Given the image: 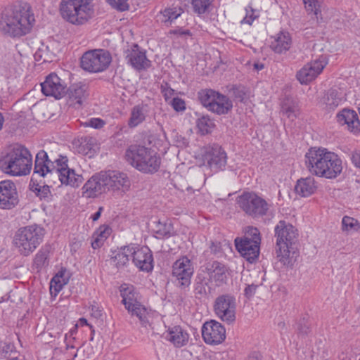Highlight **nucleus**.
I'll use <instances>...</instances> for the list:
<instances>
[{"mask_svg": "<svg viewBox=\"0 0 360 360\" xmlns=\"http://www.w3.org/2000/svg\"><path fill=\"white\" fill-rule=\"evenodd\" d=\"M310 172L317 176L335 179L342 171V161L335 153L325 148H312L305 155Z\"/></svg>", "mask_w": 360, "mask_h": 360, "instance_id": "nucleus-1", "label": "nucleus"}, {"mask_svg": "<svg viewBox=\"0 0 360 360\" xmlns=\"http://www.w3.org/2000/svg\"><path fill=\"white\" fill-rule=\"evenodd\" d=\"M34 21L30 6L24 4L5 10L0 20V30L13 37L21 36L31 30Z\"/></svg>", "mask_w": 360, "mask_h": 360, "instance_id": "nucleus-2", "label": "nucleus"}, {"mask_svg": "<svg viewBox=\"0 0 360 360\" xmlns=\"http://www.w3.org/2000/svg\"><path fill=\"white\" fill-rule=\"evenodd\" d=\"M32 167V155L27 148L21 145L13 147L0 160L1 169L13 176L27 175Z\"/></svg>", "mask_w": 360, "mask_h": 360, "instance_id": "nucleus-3", "label": "nucleus"}, {"mask_svg": "<svg viewBox=\"0 0 360 360\" xmlns=\"http://www.w3.org/2000/svg\"><path fill=\"white\" fill-rule=\"evenodd\" d=\"M59 11L64 20L75 26L88 23L95 15L91 0H61Z\"/></svg>", "mask_w": 360, "mask_h": 360, "instance_id": "nucleus-4", "label": "nucleus"}, {"mask_svg": "<svg viewBox=\"0 0 360 360\" xmlns=\"http://www.w3.org/2000/svg\"><path fill=\"white\" fill-rule=\"evenodd\" d=\"M125 158L133 167L146 174L156 172L161 163L154 150L141 145L130 146L125 152Z\"/></svg>", "mask_w": 360, "mask_h": 360, "instance_id": "nucleus-5", "label": "nucleus"}, {"mask_svg": "<svg viewBox=\"0 0 360 360\" xmlns=\"http://www.w3.org/2000/svg\"><path fill=\"white\" fill-rule=\"evenodd\" d=\"M44 233V229L36 224L20 228L14 236L13 245L20 255L28 256L41 243Z\"/></svg>", "mask_w": 360, "mask_h": 360, "instance_id": "nucleus-6", "label": "nucleus"}, {"mask_svg": "<svg viewBox=\"0 0 360 360\" xmlns=\"http://www.w3.org/2000/svg\"><path fill=\"white\" fill-rule=\"evenodd\" d=\"M120 295L122 303L131 316L139 318L141 323L146 326L150 323V314L138 300L139 294L135 288L129 284L124 283L120 286Z\"/></svg>", "mask_w": 360, "mask_h": 360, "instance_id": "nucleus-7", "label": "nucleus"}, {"mask_svg": "<svg viewBox=\"0 0 360 360\" xmlns=\"http://www.w3.org/2000/svg\"><path fill=\"white\" fill-rule=\"evenodd\" d=\"M260 243L259 231L252 226H248L245 229L243 237L235 239V245L237 250L242 257L251 263L259 256Z\"/></svg>", "mask_w": 360, "mask_h": 360, "instance_id": "nucleus-8", "label": "nucleus"}, {"mask_svg": "<svg viewBox=\"0 0 360 360\" xmlns=\"http://www.w3.org/2000/svg\"><path fill=\"white\" fill-rule=\"evenodd\" d=\"M112 61L110 53L105 49L86 51L81 58L82 68L91 73L105 71Z\"/></svg>", "mask_w": 360, "mask_h": 360, "instance_id": "nucleus-9", "label": "nucleus"}, {"mask_svg": "<svg viewBox=\"0 0 360 360\" xmlns=\"http://www.w3.org/2000/svg\"><path fill=\"white\" fill-rule=\"evenodd\" d=\"M237 203L246 214L254 217L265 215L270 206L264 199L252 192L240 195L237 199Z\"/></svg>", "mask_w": 360, "mask_h": 360, "instance_id": "nucleus-10", "label": "nucleus"}, {"mask_svg": "<svg viewBox=\"0 0 360 360\" xmlns=\"http://www.w3.org/2000/svg\"><path fill=\"white\" fill-rule=\"evenodd\" d=\"M55 162L56 174L63 185L77 188L82 184L83 176L68 167V159L66 156L58 155Z\"/></svg>", "mask_w": 360, "mask_h": 360, "instance_id": "nucleus-11", "label": "nucleus"}, {"mask_svg": "<svg viewBox=\"0 0 360 360\" xmlns=\"http://www.w3.org/2000/svg\"><path fill=\"white\" fill-rule=\"evenodd\" d=\"M201 159L202 165L212 170L223 169L227 162L226 152L218 144H212L203 147L201 149Z\"/></svg>", "mask_w": 360, "mask_h": 360, "instance_id": "nucleus-12", "label": "nucleus"}, {"mask_svg": "<svg viewBox=\"0 0 360 360\" xmlns=\"http://www.w3.org/2000/svg\"><path fill=\"white\" fill-rule=\"evenodd\" d=\"M236 302L234 296L222 295L214 302V309L216 315L223 321L232 323L236 319Z\"/></svg>", "mask_w": 360, "mask_h": 360, "instance_id": "nucleus-13", "label": "nucleus"}, {"mask_svg": "<svg viewBox=\"0 0 360 360\" xmlns=\"http://www.w3.org/2000/svg\"><path fill=\"white\" fill-rule=\"evenodd\" d=\"M328 64L326 56H321L304 65L296 74L297 80L302 84H307L314 80Z\"/></svg>", "mask_w": 360, "mask_h": 360, "instance_id": "nucleus-14", "label": "nucleus"}, {"mask_svg": "<svg viewBox=\"0 0 360 360\" xmlns=\"http://www.w3.org/2000/svg\"><path fill=\"white\" fill-rule=\"evenodd\" d=\"M19 203V195L15 184L12 180L0 181V209L12 210Z\"/></svg>", "mask_w": 360, "mask_h": 360, "instance_id": "nucleus-15", "label": "nucleus"}, {"mask_svg": "<svg viewBox=\"0 0 360 360\" xmlns=\"http://www.w3.org/2000/svg\"><path fill=\"white\" fill-rule=\"evenodd\" d=\"M108 191L126 193L131 186L127 174L115 170L103 172Z\"/></svg>", "mask_w": 360, "mask_h": 360, "instance_id": "nucleus-16", "label": "nucleus"}, {"mask_svg": "<svg viewBox=\"0 0 360 360\" xmlns=\"http://www.w3.org/2000/svg\"><path fill=\"white\" fill-rule=\"evenodd\" d=\"M193 272V264L187 257H182L173 264L172 275L181 287H188L191 284Z\"/></svg>", "mask_w": 360, "mask_h": 360, "instance_id": "nucleus-17", "label": "nucleus"}, {"mask_svg": "<svg viewBox=\"0 0 360 360\" xmlns=\"http://www.w3.org/2000/svg\"><path fill=\"white\" fill-rule=\"evenodd\" d=\"M41 86L44 95L56 99L61 98L66 93L65 83L55 73L49 75Z\"/></svg>", "mask_w": 360, "mask_h": 360, "instance_id": "nucleus-18", "label": "nucleus"}, {"mask_svg": "<svg viewBox=\"0 0 360 360\" xmlns=\"http://www.w3.org/2000/svg\"><path fill=\"white\" fill-rule=\"evenodd\" d=\"M57 159L58 156L51 155L49 157L43 150L39 151L35 158L34 173L42 177L51 175L53 172H56L55 160Z\"/></svg>", "mask_w": 360, "mask_h": 360, "instance_id": "nucleus-19", "label": "nucleus"}, {"mask_svg": "<svg viewBox=\"0 0 360 360\" xmlns=\"http://www.w3.org/2000/svg\"><path fill=\"white\" fill-rule=\"evenodd\" d=\"M82 194L86 198H96L107 192L103 172L93 175L82 186Z\"/></svg>", "mask_w": 360, "mask_h": 360, "instance_id": "nucleus-20", "label": "nucleus"}, {"mask_svg": "<svg viewBox=\"0 0 360 360\" xmlns=\"http://www.w3.org/2000/svg\"><path fill=\"white\" fill-rule=\"evenodd\" d=\"M131 257L135 266L141 271L148 272L153 269V258L148 248H139L132 245Z\"/></svg>", "mask_w": 360, "mask_h": 360, "instance_id": "nucleus-21", "label": "nucleus"}, {"mask_svg": "<svg viewBox=\"0 0 360 360\" xmlns=\"http://www.w3.org/2000/svg\"><path fill=\"white\" fill-rule=\"evenodd\" d=\"M336 119L349 132L357 134L360 131V119L354 110L344 108L337 114Z\"/></svg>", "mask_w": 360, "mask_h": 360, "instance_id": "nucleus-22", "label": "nucleus"}, {"mask_svg": "<svg viewBox=\"0 0 360 360\" xmlns=\"http://www.w3.org/2000/svg\"><path fill=\"white\" fill-rule=\"evenodd\" d=\"M276 243L293 244L298 236L297 230L290 224L281 220L275 226Z\"/></svg>", "mask_w": 360, "mask_h": 360, "instance_id": "nucleus-23", "label": "nucleus"}, {"mask_svg": "<svg viewBox=\"0 0 360 360\" xmlns=\"http://www.w3.org/2000/svg\"><path fill=\"white\" fill-rule=\"evenodd\" d=\"M270 47L277 53H284L288 51L292 43V37L288 32L280 31L271 37Z\"/></svg>", "mask_w": 360, "mask_h": 360, "instance_id": "nucleus-24", "label": "nucleus"}, {"mask_svg": "<svg viewBox=\"0 0 360 360\" xmlns=\"http://www.w3.org/2000/svg\"><path fill=\"white\" fill-rule=\"evenodd\" d=\"M184 13V9L181 6H170L161 9L156 15V21L169 27L176 19H177Z\"/></svg>", "mask_w": 360, "mask_h": 360, "instance_id": "nucleus-25", "label": "nucleus"}, {"mask_svg": "<svg viewBox=\"0 0 360 360\" xmlns=\"http://www.w3.org/2000/svg\"><path fill=\"white\" fill-rule=\"evenodd\" d=\"M128 63L137 70H143L150 68L151 65L146 56V52L140 51L138 46L135 45L133 49L127 56Z\"/></svg>", "mask_w": 360, "mask_h": 360, "instance_id": "nucleus-26", "label": "nucleus"}, {"mask_svg": "<svg viewBox=\"0 0 360 360\" xmlns=\"http://www.w3.org/2000/svg\"><path fill=\"white\" fill-rule=\"evenodd\" d=\"M68 103L70 105H81L89 96L88 87L82 83L74 84L68 90Z\"/></svg>", "mask_w": 360, "mask_h": 360, "instance_id": "nucleus-27", "label": "nucleus"}, {"mask_svg": "<svg viewBox=\"0 0 360 360\" xmlns=\"http://www.w3.org/2000/svg\"><path fill=\"white\" fill-rule=\"evenodd\" d=\"M225 335L224 327L217 321H207L202 327V338H225Z\"/></svg>", "mask_w": 360, "mask_h": 360, "instance_id": "nucleus-28", "label": "nucleus"}, {"mask_svg": "<svg viewBox=\"0 0 360 360\" xmlns=\"http://www.w3.org/2000/svg\"><path fill=\"white\" fill-rule=\"evenodd\" d=\"M148 113L146 105H136L134 106L130 112V117L128 120V126L129 128H135L143 123Z\"/></svg>", "mask_w": 360, "mask_h": 360, "instance_id": "nucleus-29", "label": "nucleus"}, {"mask_svg": "<svg viewBox=\"0 0 360 360\" xmlns=\"http://www.w3.org/2000/svg\"><path fill=\"white\" fill-rule=\"evenodd\" d=\"M316 190V185L313 177L300 179L295 187L296 193L302 197H308Z\"/></svg>", "mask_w": 360, "mask_h": 360, "instance_id": "nucleus-30", "label": "nucleus"}, {"mask_svg": "<svg viewBox=\"0 0 360 360\" xmlns=\"http://www.w3.org/2000/svg\"><path fill=\"white\" fill-rule=\"evenodd\" d=\"M210 111L218 115L226 114L232 108L231 101L226 96L218 93Z\"/></svg>", "mask_w": 360, "mask_h": 360, "instance_id": "nucleus-31", "label": "nucleus"}, {"mask_svg": "<svg viewBox=\"0 0 360 360\" xmlns=\"http://www.w3.org/2000/svg\"><path fill=\"white\" fill-rule=\"evenodd\" d=\"M292 244H287L284 243H276V257L279 262L284 266H290L292 264L290 246Z\"/></svg>", "mask_w": 360, "mask_h": 360, "instance_id": "nucleus-32", "label": "nucleus"}, {"mask_svg": "<svg viewBox=\"0 0 360 360\" xmlns=\"http://www.w3.org/2000/svg\"><path fill=\"white\" fill-rule=\"evenodd\" d=\"M65 270L59 271L51 279L50 283V292L55 296L62 290L68 282V277L65 276Z\"/></svg>", "mask_w": 360, "mask_h": 360, "instance_id": "nucleus-33", "label": "nucleus"}, {"mask_svg": "<svg viewBox=\"0 0 360 360\" xmlns=\"http://www.w3.org/2000/svg\"><path fill=\"white\" fill-rule=\"evenodd\" d=\"M110 234V229L108 225L101 226L92 236L91 246L94 249L100 248Z\"/></svg>", "mask_w": 360, "mask_h": 360, "instance_id": "nucleus-34", "label": "nucleus"}, {"mask_svg": "<svg viewBox=\"0 0 360 360\" xmlns=\"http://www.w3.org/2000/svg\"><path fill=\"white\" fill-rule=\"evenodd\" d=\"M131 251L132 245L122 248L112 258L113 264L118 268L126 265L131 257Z\"/></svg>", "mask_w": 360, "mask_h": 360, "instance_id": "nucleus-35", "label": "nucleus"}, {"mask_svg": "<svg viewBox=\"0 0 360 360\" xmlns=\"http://www.w3.org/2000/svg\"><path fill=\"white\" fill-rule=\"evenodd\" d=\"M210 278L216 282H222L226 278V269L221 264L214 262L208 269Z\"/></svg>", "mask_w": 360, "mask_h": 360, "instance_id": "nucleus-36", "label": "nucleus"}, {"mask_svg": "<svg viewBox=\"0 0 360 360\" xmlns=\"http://www.w3.org/2000/svg\"><path fill=\"white\" fill-rule=\"evenodd\" d=\"M219 92L212 89H203L198 93V98L202 105L209 111L211 109L213 102L217 99Z\"/></svg>", "mask_w": 360, "mask_h": 360, "instance_id": "nucleus-37", "label": "nucleus"}, {"mask_svg": "<svg viewBox=\"0 0 360 360\" xmlns=\"http://www.w3.org/2000/svg\"><path fill=\"white\" fill-rule=\"evenodd\" d=\"M196 126L199 131L205 135L212 131L215 127V124L208 115H202L196 120Z\"/></svg>", "mask_w": 360, "mask_h": 360, "instance_id": "nucleus-38", "label": "nucleus"}, {"mask_svg": "<svg viewBox=\"0 0 360 360\" xmlns=\"http://www.w3.org/2000/svg\"><path fill=\"white\" fill-rule=\"evenodd\" d=\"M281 111L289 119L293 120L297 117L299 108L295 101L292 99H287L282 103Z\"/></svg>", "mask_w": 360, "mask_h": 360, "instance_id": "nucleus-39", "label": "nucleus"}, {"mask_svg": "<svg viewBox=\"0 0 360 360\" xmlns=\"http://www.w3.org/2000/svg\"><path fill=\"white\" fill-rule=\"evenodd\" d=\"M343 98L335 90L330 91L324 98V103L328 109H334L340 105Z\"/></svg>", "mask_w": 360, "mask_h": 360, "instance_id": "nucleus-40", "label": "nucleus"}, {"mask_svg": "<svg viewBox=\"0 0 360 360\" xmlns=\"http://www.w3.org/2000/svg\"><path fill=\"white\" fill-rule=\"evenodd\" d=\"M360 229L359 221L351 217L345 216L342 219V230L347 233L357 231Z\"/></svg>", "mask_w": 360, "mask_h": 360, "instance_id": "nucleus-41", "label": "nucleus"}, {"mask_svg": "<svg viewBox=\"0 0 360 360\" xmlns=\"http://www.w3.org/2000/svg\"><path fill=\"white\" fill-rule=\"evenodd\" d=\"M321 0H303L305 9L309 14H313L316 19L321 13Z\"/></svg>", "mask_w": 360, "mask_h": 360, "instance_id": "nucleus-42", "label": "nucleus"}, {"mask_svg": "<svg viewBox=\"0 0 360 360\" xmlns=\"http://www.w3.org/2000/svg\"><path fill=\"white\" fill-rule=\"evenodd\" d=\"M259 16V11L254 9L252 6H248L245 7V15L241 20V25H252L253 22L257 20Z\"/></svg>", "mask_w": 360, "mask_h": 360, "instance_id": "nucleus-43", "label": "nucleus"}, {"mask_svg": "<svg viewBox=\"0 0 360 360\" xmlns=\"http://www.w3.org/2000/svg\"><path fill=\"white\" fill-rule=\"evenodd\" d=\"M213 0H192V6L195 13L200 15L208 11Z\"/></svg>", "mask_w": 360, "mask_h": 360, "instance_id": "nucleus-44", "label": "nucleus"}, {"mask_svg": "<svg viewBox=\"0 0 360 360\" xmlns=\"http://www.w3.org/2000/svg\"><path fill=\"white\" fill-rule=\"evenodd\" d=\"M48 254L46 250L41 249L35 255L34 265L38 270L48 265Z\"/></svg>", "mask_w": 360, "mask_h": 360, "instance_id": "nucleus-45", "label": "nucleus"}, {"mask_svg": "<svg viewBox=\"0 0 360 360\" xmlns=\"http://www.w3.org/2000/svg\"><path fill=\"white\" fill-rule=\"evenodd\" d=\"M15 347L6 339L0 340V355L6 356L14 351Z\"/></svg>", "mask_w": 360, "mask_h": 360, "instance_id": "nucleus-46", "label": "nucleus"}, {"mask_svg": "<svg viewBox=\"0 0 360 360\" xmlns=\"http://www.w3.org/2000/svg\"><path fill=\"white\" fill-rule=\"evenodd\" d=\"M105 124V122L101 118H91L84 123L85 127L94 129H101Z\"/></svg>", "mask_w": 360, "mask_h": 360, "instance_id": "nucleus-47", "label": "nucleus"}, {"mask_svg": "<svg viewBox=\"0 0 360 360\" xmlns=\"http://www.w3.org/2000/svg\"><path fill=\"white\" fill-rule=\"evenodd\" d=\"M158 229L157 230V233H159L162 236H169L171 235L172 227L169 223H159Z\"/></svg>", "mask_w": 360, "mask_h": 360, "instance_id": "nucleus-48", "label": "nucleus"}, {"mask_svg": "<svg viewBox=\"0 0 360 360\" xmlns=\"http://www.w3.org/2000/svg\"><path fill=\"white\" fill-rule=\"evenodd\" d=\"M170 338H185L188 334L179 326H175L169 328Z\"/></svg>", "mask_w": 360, "mask_h": 360, "instance_id": "nucleus-49", "label": "nucleus"}, {"mask_svg": "<svg viewBox=\"0 0 360 360\" xmlns=\"http://www.w3.org/2000/svg\"><path fill=\"white\" fill-rule=\"evenodd\" d=\"M171 105L176 111H183L186 109L184 101L179 98H174L171 101Z\"/></svg>", "mask_w": 360, "mask_h": 360, "instance_id": "nucleus-50", "label": "nucleus"}, {"mask_svg": "<svg viewBox=\"0 0 360 360\" xmlns=\"http://www.w3.org/2000/svg\"><path fill=\"white\" fill-rule=\"evenodd\" d=\"M111 6L120 11H124L129 8L127 0H115Z\"/></svg>", "mask_w": 360, "mask_h": 360, "instance_id": "nucleus-51", "label": "nucleus"}, {"mask_svg": "<svg viewBox=\"0 0 360 360\" xmlns=\"http://www.w3.org/2000/svg\"><path fill=\"white\" fill-rule=\"evenodd\" d=\"M194 292L195 296L198 298L205 297L207 295L206 287L202 283H199L195 285Z\"/></svg>", "mask_w": 360, "mask_h": 360, "instance_id": "nucleus-52", "label": "nucleus"}, {"mask_svg": "<svg viewBox=\"0 0 360 360\" xmlns=\"http://www.w3.org/2000/svg\"><path fill=\"white\" fill-rule=\"evenodd\" d=\"M257 288L258 285L255 284L248 285L244 290L245 295L248 298L253 297Z\"/></svg>", "mask_w": 360, "mask_h": 360, "instance_id": "nucleus-53", "label": "nucleus"}, {"mask_svg": "<svg viewBox=\"0 0 360 360\" xmlns=\"http://www.w3.org/2000/svg\"><path fill=\"white\" fill-rule=\"evenodd\" d=\"M91 316L96 320H100L103 317V310L99 307L92 306L91 309Z\"/></svg>", "mask_w": 360, "mask_h": 360, "instance_id": "nucleus-54", "label": "nucleus"}, {"mask_svg": "<svg viewBox=\"0 0 360 360\" xmlns=\"http://www.w3.org/2000/svg\"><path fill=\"white\" fill-rule=\"evenodd\" d=\"M176 347H181L188 343V339H168Z\"/></svg>", "mask_w": 360, "mask_h": 360, "instance_id": "nucleus-55", "label": "nucleus"}, {"mask_svg": "<svg viewBox=\"0 0 360 360\" xmlns=\"http://www.w3.org/2000/svg\"><path fill=\"white\" fill-rule=\"evenodd\" d=\"M352 161L355 167L360 168V150L352 153Z\"/></svg>", "mask_w": 360, "mask_h": 360, "instance_id": "nucleus-56", "label": "nucleus"}, {"mask_svg": "<svg viewBox=\"0 0 360 360\" xmlns=\"http://www.w3.org/2000/svg\"><path fill=\"white\" fill-rule=\"evenodd\" d=\"M84 326L89 327L91 329L92 328V326L90 324H89V323L86 319L81 318L77 321V323L75 326V328H77L79 327H84Z\"/></svg>", "mask_w": 360, "mask_h": 360, "instance_id": "nucleus-57", "label": "nucleus"}, {"mask_svg": "<svg viewBox=\"0 0 360 360\" xmlns=\"http://www.w3.org/2000/svg\"><path fill=\"white\" fill-rule=\"evenodd\" d=\"M162 93L165 100L167 101L168 99L171 98L172 96H173L174 90L171 88H162Z\"/></svg>", "mask_w": 360, "mask_h": 360, "instance_id": "nucleus-58", "label": "nucleus"}, {"mask_svg": "<svg viewBox=\"0 0 360 360\" xmlns=\"http://www.w3.org/2000/svg\"><path fill=\"white\" fill-rule=\"evenodd\" d=\"M207 345H217L221 344L224 339H203Z\"/></svg>", "mask_w": 360, "mask_h": 360, "instance_id": "nucleus-59", "label": "nucleus"}, {"mask_svg": "<svg viewBox=\"0 0 360 360\" xmlns=\"http://www.w3.org/2000/svg\"><path fill=\"white\" fill-rule=\"evenodd\" d=\"M247 360H262V356L259 352H254L248 356Z\"/></svg>", "mask_w": 360, "mask_h": 360, "instance_id": "nucleus-60", "label": "nucleus"}, {"mask_svg": "<svg viewBox=\"0 0 360 360\" xmlns=\"http://www.w3.org/2000/svg\"><path fill=\"white\" fill-rule=\"evenodd\" d=\"M103 207H100L96 212H95L93 215H91V218L94 221H97L102 213Z\"/></svg>", "mask_w": 360, "mask_h": 360, "instance_id": "nucleus-61", "label": "nucleus"}, {"mask_svg": "<svg viewBox=\"0 0 360 360\" xmlns=\"http://www.w3.org/2000/svg\"><path fill=\"white\" fill-rule=\"evenodd\" d=\"M264 65L262 63L258 62L254 64V68L257 70H262V69H264Z\"/></svg>", "mask_w": 360, "mask_h": 360, "instance_id": "nucleus-62", "label": "nucleus"}, {"mask_svg": "<svg viewBox=\"0 0 360 360\" xmlns=\"http://www.w3.org/2000/svg\"><path fill=\"white\" fill-rule=\"evenodd\" d=\"M4 122V117H3L2 114L0 112V130L2 128Z\"/></svg>", "mask_w": 360, "mask_h": 360, "instance_id": "nucleus-63", "label": "nucleus"}, {"mask_svg": "<svg viewBox=\"0 0 360 360\" xmlns=\"http://www.w3.org/2000/svg\"><path fill=\"white\" fill-rule=\"evenodd\" d=\"M96 340V339H94V338L90 339V341H89V345H91L92 344H94V340Z\"/></svg>", "mask_w": 360, "mask_h": 360, "instance_id": "nucleus-64", "label": "nucleus"}]
</instances>
